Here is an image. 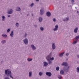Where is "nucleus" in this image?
<instances>
[{
    "instance_id": "41",
    "label": "nucleus",
    "mask_w": 79,
    "mask_h": 79,
    "mask_svg": "<svg viewBox=\"0 0 79 79\" xmlns=\"http://www.w3.org/2000/svg\"><path fill=\"white\" fill-rule=\"evenodd\" d=\"M63 21H64V22H65V21H66V19H64L63 20Z\"/></svg>"
},
{
    "instance_id": "27",
    "label": "nucleus",
    "mask_w": 79,
    "mask_h": 79,
    "mask_svg": "<svg viewBox=\"0 0 79 79\" xmlns=\"http://www.w3.org/2000/svg\"><path fill=\"white\" fill-rule=\"evenodd\" d=\"M57 77L58 79H61V78H62V77H61V76L60 75H58Z\"/></svg>"
},
{
    "instance_id": "34",
    "label": "nucleus",
    "mask_w": 79,
    "mask_h": 79,
    "mask_svg": "<svg viewBox=\"0 0 79 79\" xmlns=\"http://www.w3.org/2000/svg\"><path fill=\"white\" fill-rule=\"evenodd\" d=\"M77 41H76L73 42V44H77Z\"/></svg>"
},
{
    "instance_id": "28",
    "label": "nucleus",
    "mask_w": 79,
    "mask_h": 79,
    "mask_svg": "<svg viewBox=\"0 0 79 79\" xmlns=\"http://www.w3.org/2000/svg\"><path fill=\"white\" fill-rule=\"evenodd\" d=\"M79 39V35L76 36L75 39H76V40H78Z\"/></svg>"
},
{
    "instance_id": "51",
    "label": "nucleus",
    "mask_w": 79,
    "mask_h": 79,
    "mask_svg": "<svg viewBox=\"0 0 79 79\" xmlns=\"http://www.w3.org/2000/svg\"><path fill=\"white\" fill-rule=\"evenodd\" d=\"M27 16H28V15H28V14H27Z\"/></svg>"
},
{
    "instance_id": "29",
    "label": "nucleus",
    "mask_w": 79,
    "mask_h": 79,
    "mask_svg": "<svg viewBox=\"0 0 79 79\" xmlns=\"http://www.w3.org/2000/svg\"><path fill=\"white\" fill-rule=\"evenodd\" d=\"M56 71H59V69H60V67L58 66L56 67Z\"/></svg>"
},
{
    "instance_id": "26",
    "label": "nucleus",
    "mask_w": 79,
    "mask_h": 79,
    "mask_svg": "<svg viewBox=\"0 0 79 79\" xmlns=\"http://www.w3.org/2000/svg\"><path fill=\"white\" fill-rule=\"evenodd\" d=\"M27 60L28 61H32V59L28 58L27 59Z\"/></svg>"
},
{
    "instance_id": "23",
    "label": "nucleus",
    "mask_w": 79,
    "mask_h": 79,
    "mask_svg": "<svg viewBox=\"0 0 79 79\" xmlns=\"http://www.w3.org/2000/svg\"><path fill=\"white\" fill-rule=\"evenodd\" d=\"M39 75L40 76H42L43 75V73L41 72H39Z\"/></svg>"
},
{
    "instance_id": "44",
    "label": "nucleus",
    "mask_w": 79,
    "mask_h": 79,
    "mask_svg": "<svg viewBox=\"0 0 79 79\" xmlns=\"http://www.w3.org/2000/svg\"><path fill=\"white\" fill-rule=\"evenodd\" d=\"M74 0H72V2L74 3Z\"/></svg>"
},
{
    "instance_id": "9",
    "label": "nucleus",
    "mask_w": 79,
    "mask_h": 79,
    "mask_svg": "<svg viewBox=\"0 0 79 79\" xmlns=\"http://www.w3.org/2000/svg\"><path fill=\"white\" fill-rule=\"evenodd\" d=\"M58 25H56L55 26V28L53 29L54 31H56L57 30H58Z\"/></svg>"
},
{
    "instance_id": "50",
    "label": "nucleus",
    "mask_w": 79,
    "mask_h": 79,
    "mask_svg": "<svg viewBox=\"0 0 79 79\" xmlns=\"http://www.w3.org/2000/svg\"><path fill=\"white\" fill-rule=\"evenodd\" d=\"M75 8H76V9H77V7H75Z\"/></svg>"
},
{
    "instance_id": "42",
    "label": "nucleus",
    "mask_w": 79,
    "mask_h": 79,
    "mask_svg": "<svg viewBox=\"0 0 79 79\" xmlns=\"http://www.w3.org/2000/svg\"><path fill=\"white\" fill-rule=\"evenodd\" d=\"M7 16L8 18H10V17H11V15H8Z\"/></svg>"
},
{
    "instance_id": "11",
    "label": "nucleus",
    "mask_w": 79,
    "mask_h": 79,
    "mask_svg": "<svg viewBox=\"0 0 79 79\" xmlns=\"http://www.w3.org/2000/svg\"><path fill=\"white\" fill-rule=\"evenodd\" d=\"M78 27H77L76 28L74 29V32L75 33H77V30H78Z\"/></svg>"
},
{
    "instance_id": "22",
    "label": "nucleus",
    "mask_w": 79,
    "mask_h": 79,
    "mask_svg": "<svg viewBox=\"0 0 79 79\" xmlns=\"http://www.w3.org/2000/svg\"><path fill=\"white\" fill-rule=\"evenodd\" d=\"M5 43H6V40H3L1 41V43L2 44H5Z\"/></svg>"
},
{
    "instance_id": "35",
    "label": "nucleus",
    "mask_w": 79,
    "mask_h": 79,
    "mask_svg": "<svg viewBox=\"0 0 79 79\" xmlns=\"http://www.w3.org/2000/svg\"><path fill=\"white\" fill-rule=\"evenodd\" d=\"M34 3H32L30 5V6H31V7H32L33 6H34Z\"/></svg>"
},
{
    "instance_id": "7",
    "label": "nucleus",
    "mask_w": 79,
    "mask_h": 79,
    "mask_svg": "<svg viewBox=\"0 0 79 79\" xmlns=\"http://www.w3.org/2000/svg\"><path fill=\"white\" fill-rule=\"evenodd\" d=\"M40 15H44V10H43V9H41L40 10Z\"/></svg>"
},
{
    "instance_id": "33",
    "label": "nucleus",
    "mask_w": 79,
    "mask_h": 79,
    "mask_svg": "<svg viewBox=\"0 0 79 79\" xmlns=\"http://www.w3.org/2000/svg\"><path fill=\"white\" fill-rule=\"evenodd\" d=\"M10 30H11V29H10V28L8 29L7 30V33L9 32H10Z\"/></svg>"
},
{
    "instance_id": "3",
    "label": "nucleus",
    "mask_w": 79,
    "mask_h": 79,
    "mask_svg": "<svg viewBox=\"0 0 79 79\" xmlns=\"http://www.w3.org/2000/svg\"><path fill=\"white\" fill-rule=\"evenodd\" d=\"M7 13L8 15H11L13 13V9H10L7 10Z\"/></svg>"
},
{
    "instance_id": "21",
    "label": "nucleus",
    "mask_w": 79,
    "mask_h": 79,
    "mask_svg": "<svg viewBox=\"0 0 79 79\" xmlns=\"http://www.w3.org/2000/svg\"><path fill=\"white\" fill-rule=\"evenodd\" d=\"M2 35V37H4L5 38H6L7 37V35L6 34H3Z\"/></svg>"
},
{
    "instance_id": "25",
    "label": "nucleus",
    "mask_w": 79,
    "mask_h": 79,
    "mask_svg": "<svg viewBox=\"0 0 79 79\" xmlns=\"http://www.w3.org/2000/svg\"><path fill=\"white\" fill-rule=\"evenodd\" d=\"M40 30L41 31H44V28L41 27H40Z\"/></svg>"
},
{
    "instance_id": "1",
    "label": "nucleus",
    "mask_w": 79,
    "mask_h": 79,
    "mask_svg": "<svg viewBox=\"0 0 79 79\" xmlns=\"http://www.w3.org/2000/svg\"><path fill=\"white\" fill-rule=\"evenodd\" d=\"M5 74L7 76H9L11 79H13V77L12 75L11 71V70H10V69H7L5 70Z\"/></svg>"
},
{
    "instance_id": "10",
    "label": "nucleus",
    "mask_w": 79,
    "mask_h": 79,
    "mask_svg": "<svg viewBox=\"0 0 79 79\" xmlns=\"http://www.w3.org/2000/svg\"><path fill=\"white\" fill-rule=\"evenodd\" d=\"M56 47V46H55V44L54 43H53L52 45V48L53 50H55Z\"/></svg>"
},
{
    "instance_id": "31",
    "label": "nucleus",
    "mask_w": 79,
    "mask_h": 79,
    "mask_svg": "<svg viewBox=\"0 0 79 79\" xmlns=\"http://www.w3.org/2000/svg\"><path fill=\"white\" fill-rule=\"evenodd\" d=\"M15 26L17 27H19V23H16L15 24Z\"/></svg>"
},
{
    "instance_id": "43",
    "label": "nucleus",
    "mask_w": 79,
    "mask_h": 79,
    "mask_svg": "<svg viewBox=\"0 0 79 79\" xmlns=\"http://www.w3.org/2000/svg\"><path fill=\"white\" fill-rule=\"evenodd\" d=\"M34 26L35 27H37V25L35 24L34 25Z\"/></svg>"
},
{
    "instance_id": "38",
    "label": "nucleus",
    "mask_w": 79,
    "mask_h": 79,
    "mask_svg": "<svg viewBox=\"0 0 79 79\" xmlns=\"http://www.w3.org/2000/svg\"><path fill=\"white\" fill-rule=\"evenodd\" d=\"M53 20L54 22H55V21H56V19L55 18L53 19Z\"/></svg>"
},
{
    "instance_id": "32",
    "label": "nucleus",
    "mask_w": 79,
    "mask_h": 79,
    "mask_svg": "<svg viewBox=\"0 0 79 79\" xmlns=\"http://www.w3.org/2000/svg\"><path fill=\"white\" fill-rule=\"evenodd\" d=\"M50 60H51V61H52L53 60H54V58L53 57H52V58H50V59H49Z\"/></svg>"
},
{
    "instance_id": "4",
    "label": "nucleus",
    "mask_w": 79,
    "mask_h": 79,
    "mask_svg": "<svg viewBox=\"0 0 79 79\" xmlns=\"http://www.w3.org/2000/svg\"><path fill=\"white\" fill-rule=\"evenodd\" d=\"M23 42H24V44H25V45H27L29 42V41H28V39H27V38L25 39L24 40H23Z\"/></svg>"
},
{
    "instance_id": "49",
    "label": "nucleus",
    "mask_w": 79,
    "mask_h": 79,
    "mask_svg": "<svg viewBox=\"0 0 79 79\" xmlns=\"http://www.w3.org/2000/svg\"><path fill=\"white\" fill-rule=\"evenodd\" d=\"M77 13H79V11H77Z\"/></svg>"
},
{
    "instance_id": "30",
    "label": "nucleus",
    "mask_w": 79,
    "mask_h": 79,
    "mask_svg": "<svg viewBox=\"0 0 79 79\" xmlns=\"http://www.w3.org/2000/svg\"><path fill=\"white\" fill-rule=\"evenodd\" d=\"M48 61L49 64H52V62L50 60H48Z\"/></svg>"
},
{
    "instance_id": "18",
    "label": "nucleus",
    "mask_w": 79,
    "mask_h": 79,
    "mask_svg": "<svg viewBox=\"0 0 79 79\" xmlns=\"http://www.w3.org/2000/svg\"><path fill=\"white\" fill-rule=\"evenodd\" d=\"M32 72L31 71L29 72V77H32Z\"/></svg>"
},
{
    "instance_id": "39",
    "label": "nucleus",
    "mask_w": 79,
    "mask_h": 79,
    "mask_svg": "<svg viewBox=\"0 0 79 79\" xmlns=\"http://www.w3.org/2000/svg\"><path fill=\"white\" fill-rule=\"evenodd\" d=\"M27 33H25V35L24 36V37H26L27 36Z\"/></svg>"
},
{
    "instance_id": "36",
    "label": "nucleus",
    "mask_w": 79,
    "mask_h": 79,
    "mask_svg": "<svg viewBox=\"0 0 79 79\" xmlns=\"http://www.w3.org/2000/svg\"><path fill=\"white\" fill-rule=\"evenodd\" d=\"M77 73H79V68L77 67Z\"/></svg>"
},
{
    "instance_id": "46",
    "label": "nucleus",
    "mask_w": 79,
    "mask_h": 79,
    "mask_svg": "<svg viewBox=\"0 0 79 79\" xmlns=\"http://www.w3.org/2000/svg\"><path fill=\"white\" fill-rule=\"evenodd\" d=\"M77 58H79V55H77Z\"/></svg>"
},
{
    "instance_id": "48",
    "label": "nucleus",
    "mask_w": 79,
    "mask_h": 79,
    "mask_svg": "<svg viewBox=\"0 0 79 79\" xmlns=\"http://www.w3.org/2000/svg\"><path fill=\"white\" fill-rule=\"evenodd\" d=\"M32 16H34V14H32Z\"/></svg>"
},
{
    "instance_id": "40",
    "label": "nucleus",
    "mask_w": 79,
    "mask_h": 79,
    "mask_svg": "<svg viewBox=\"0 0 79 79\" xmlns=\"http://www.w3.org/2000/svg\"><path fill=\"white\" fill-rule=\"evenodd\" d=\"M69 53H66V56H68V55H69Z\"/></svg>"
},
{
    "instance_id": "24",
    "label": "nucleus",
    "mask_w": 79,
    "mask_h": 79,
    "mask_svg": "<svg viewBox=\"0 0 79 79\" xmlns=\"http://www.w3.org/2000/svg\"><path fill=\"white\" fill-rule=\"evenodd\" d=\"M64 66H65L66 67L68 66V64L66 62H64Z\"/></svg>"
},
{
    "instance_id": "2",
    "label": "nucleus",
    "mask_w": 79,
    "mask_h": 79,
    "mask_svg": "<svg viewBox=\"0 0 79 79\" xmlns=\"http://www.w3.org/2000/svg\"><path fill=\"white\" fill-rule=\"evenodd\" d=\"M63 70L66 73H68L69 71V66L68 67H64L63 69Z\"/></svg>"
},
{
    "instance_id": "16",
    "label": "nucleus",
    "mask_w": 79,
    "mask_h": 79,
    "mask_svg": "<svg viewBox=\"0 0 79 79\" xmlns=\"http://www.w3.org/2000/svg\"><path fill=\"white\" fill-rule=\"evenodd\" d=\"M46 15L48 17L50 16H51V13L50 12H48L46 13Z\"/></svg>"
},
{
    "instance_id": "15",
    "label": "nucleus",
    "mask_w": 79,
    "mask_h": 79,
    "mask_svg": "<svg viewBox=\"0 0 79 79\" xmlns=\"http://www.w3.org/2000/svg\"><path fill=\"white\" fill-rule=\"evenodd\" d=\"M39 22L41 23V22H42V21H43V19L42 17H39Z\"/></svg>"
},
{
    "instance_id": "37",
    "label": "nucleus",
    "mask_w": 79,
    "mask_h": 79,
    "mask_svg": "<svg viewBox=\"0 0 79 79\" xmlns=\"http://www.w3.org/2000/svg\"><path fill=\"white\" fill-rule=\"evenodd\" d=\"M66 21H69V17L66 18Z\"/></svg>"
},
{
    "instance_id": "5",
    "label": "nucleus",
    "mask_w": 79,
    "mask_h": 79,
    "mask_svg": "<svg viewBox=\"0 0 79 79\" xmlns=\"http://www.w3.org/2000/svg\"><path fill=\"white\" fill-rule=\"evenodd\" d=\"M52 56V53L50 54L48 56L46 57L47 60V61H49V60L50 59L51 57Z\"/></svg>"
},
{
    "instance_id": "13",
    "label": "nucleus",
    "mask_w": 79,
    "mask_h": 79,
    "mask_svg": "<svg viewBox=\"0 0 79 79\" xmlns=\"http://www.w3.org/2000/svg\"><path fill=\"white\" fill-rule=\"evenodd\" d=\"M44 66H45V67H47V66L48 65V63L47 62H44Z\"/></svg>"
},
{
    "instance_id": "17",
    "label": "nucleus",
    "mask_w": 79,
    "mask_h": 79,
    "mask_svg": "<svg viewBox=\"0 0 79 79\" xmlns=\"http://www.w3.org/2000/svg\"><path fill=\"white\" fill-rule=\"evenodd\" d=\"M64 53H65V52H64L60 54L59 55V56L61 57V56H63V55L64 54Z\"/></svg>"
},
{
    "instance_id": "19",
    "label": "nucleus",
    "mask_w": 79,
    "mask_h": 79,
    "mask_svg": "<svg viewBox=\"0 0 79 79\" xmlns=\"http://www.w3.org/2000/svg\"><path fill=\"white\" fill-rule=\"evenodd\" d=\"M14 35V33H13V31H12L10 34V36L11 37H13Z\"/></svg>"
},
{
    "instance_id": "20",
    "label": "nucleus",
    "mask_w": 79,
    "mask_h": 79,
    "mask_svg": "<svg viewBox=\"0 0 79 79\" xmlns=\"http://www.w3.org/2000/svg\"><path fill=\"white\" fill-rule=\"evenodd\" d=\"M2 21H5V17L4 16H2Z\"/></svg>"
},
{
    "instance_id": "6",
    "label": "nucleus",
    "mask_w": 79,
    "mask_h": 79,
    "mask_svg": "<svg viewBox=\"0 0 79 79\" xmlns=\"http://www.w3.org/2000/svg\"><path fill=\"white\" fill-rule=\"evenodd\" d=\"M46 74L47 76H48L49 77H51L52 76V73L50 72H46Z\"/></svg>"
},
{
    "instance_id": "47",
    "label": "nucleus",
    "mask_w": 79,
    "mask_h": 79,
    "mask_svg": "<svg viewBox=\"0 0 79 79\" xmlns=\"http://www.w3.org/2000/svg\"><path fill=\"white\" fill-rule=\"evenodd\" d=\"M36 2H39V0H35Z\"/></svg>"
},
{
    "instance_id": "12",
    "label": "nucleus",
    "mask_w": 79,
    "mask_h": 79,
    "mask_svg": "<svg viewBox=\"0 0 79 79\" xmlns=\"http://www.w3.org/2000/svg\"><path fill=\"white\" fill-rule=\"evenodd\" d=\"M16 10L17 11H21V8L19 7H16Z\"/></svg>"
},
{
    "instance_id": "45",
    "label": "nucleus",
    "mask_w": 79,
    "mask_h": 79,
    "mask_svg": "<svg viewBox=\"0 0 79 79\" xmlns=\"http://www.w3.org/2000/svg\"><path fill=\"white\" fill-rule=\"evenodd\" d=\"M62 66H64V63H63L62 64Z\"/></svg>"
},
{
    "instance_id": "14",
    "label": "nucleus",
    "mask_w": 79,
    "mask_h": 79,
    "mask_svg": "<svg viewBox=\"0 0 79 79\" xmlns=\"http://www.w3.org/2000/svg\"><path fill=\"white\" fill-rule=\"evenodd\" d=\"M60 74H62V75H63L64 74V70H61L60 71Z\"/></svg>"
},
{
    "instance_id": "8",
    "label": "nucleus",
    "mask_w": 79,
    "mask_h": 79,
    "mask_svg": "<svg viewBox=\"0 0 79 79\" xmlns=\"http://www.w3.org/2000/svg\"><path fill=\"white\" fill-rule=\"evenodd\" d=\"M31 47L33 50H36V47H35V46H34V44H32L31 45Z\"/></svg>"
}]
</instances>
